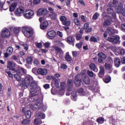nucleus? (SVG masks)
<instances>
[{
	"instance_id": "nucleus-7",
	"label": "nucleus",
	"mask_w": 125,
	"mask_h": 125,
	"mask_svg": "<svg viewBox=\"0 0 125 125\" xmlns=\"http://www.w3.org/2000/svg\"><path fill=\"white\" fill-rule=\"evenodd\" d=\"M52 47L55 49V50H56V53L57 56H59L60 57H62L63 56L64 52H63L61 48L55 45L53 46Z\"/></svg>"
},
{
	"instance_id": "nucleus-30",
	"label": "nucleus",
	"mask_w": 125,
	"mask_h": 125,
	"mask_svg": "<svg viewBox=\"0 0 125 125\" xmlns=\"http://www.w3.org/2000/svg\"><path fill=\"white\" fill-rule=\"evenodd\" d=\"M74 83L76 86H80L82 85V80L79 78H75Z\"/></svg>"
},
{
	"instance_id": "nucleus-21",
	"label": "nucleus",
	"mask_w": 125,
	"mask_h": 125,
	"mask_svg": "<svg viewBox=\"0 0 125 125\" xmlns=\"http://www.w3.org/2000/svg\"><path fill=\"white\" fill-rule=\"evenodd\" d=\"M67 42L69 43V44H72L73 46L75 45V38L73 36H69L67 37Z\"/></svg>"
},
{
	"instance_id": "nucleus-3",
	"label": "nucleus",
	"mask_w": 125,
	"mask_h": 125,
	"mask_svg": "<svg viewBox=\"0 0 125 125\" xmlns=\"http://www.w3.org/2000/svg\"><path fill=\"white\" fill-rule=\"evenodd\" d=\"M22 32L26 38H31L33 36V32L31 31V29L29 27H23Z\"/></svg>"
},
{
	"instance_id": "nucleus-35",
	"label": "nucleus",
	"mask_w": 125,
	"mask_h": 125,
	"mask_svg": "<svg viewBox=\"0 0 125 125\" xmlns=\"http://www.w3.org/2000/svg\"><path fill=\"white\" fill-rule=\"evenodd\" d=\"M25 115L26 119H30L32 117V112L30 110H27L25 112Z\"/></svg>"
},
{
	"instance_id": "nucleus-55",
	"label": "nucleus",
	"mask_w": 125,
	"mask_h": 125,
	"mask_svg": "<svg viewBox=\"0 0 125 125\" xmlns=\"http://www.w3.org/2000/svg\"><path fill=\"white\" fill-rule=\"evenodd\" d=\"M60 20L63 23V22H64L67 20V18L64 16H61L60 17Z\"/></svg>"
},
{
	"instance_id": "nucleus-62",
	"label": "nucleus",
	"mask_w": 125,
	"mask_h": 125,
	"mask_svg": "<svg viewBox=\"0 0 125 125\" xmlns=\"http://www.w3.org/2000/svg\"><path fill=\"white\" fill-rule=\"evenodd\" d=\"M35 44L38 48H42V42L36 43Z\"/></svg>"
},
{
	"instance_id": "nucleus-38",
	"label": "nucleus",
	"mask_w": 125,
	"mask_h": 125,
	"mask_svg": "<svg viewBox=\"0 0 125 125\" xmlns=\"http://www.w3.org/2000/svg\"><path fill=\"white\" fill-rule=\"evenodd\" d=\"M117 4H118V0H113L112 2H110V6H111V7H116Z\"/></svg>"
},
{
	"instance_id": "nucleus-53",
	"label": "nucleus",
	"mask_w": 125,
	"mask_h": 125,
	"mask_svg": "<svg viewBox=\"0 0 125 125\" xmlns=\"http://www.w3.org/2000/svg\"><path fill=\"white\" fill-rule=\"evenodd\" d=\"M100 14L98 13H96L93 16V20H97L98 17H99Z\"/></svg>"
},
{
	"instance_id": "nucleus-25",
	"label": "nucleus",
	"mask_w": 125,
	"mask_h": 125,
	"mask_svg": "<svg viewBox=\"0 0 125 125\" xmlns=\"http://www.w3.org/2000/svg\"><path fill=\"white\" fill-rule=\"evenodd\" d=\"M115 66L116 68H119L121 65V60L119 58H115L114 59Z\"/></svg>"
},
{
	"instance_id": "nucleus-47",
	"label": "nucleus",
	"mask_w": 125,
	"mask_h": 125,
	"mask_svg": "<svg viewBox=\"0 0 125 125\" xmlns=\"http://www.w3.org/2000/svg\"><path fill=\"white\" fill-rule=\"evenodd\" d=\"M104 26H109L111 25V21L110 20H105L104 22Z\"/></svg>"
},
{
	"instance_id": "nucleus-4",
	"label": "nucleus",
	"mask_w": 125,
	"mask_h": 125,
	"mask_svg": "<svg viewBox=\"0 0 125 125\" xmlns=\"http://www.w3.org/2000/svg\"><path fill=\"white\" fill-rule=\"evenodd\" d=\"M120 39V36H119L118 35H116L108 37L107 40L108 42H112V43H113V44H118V43H120V42H121Z\"/></svg>"
},
{
	"instance_id": "nucleus-41",
	"label": "nucleus",
	"mask_w": 125,
	"mask_h": 125,
	"mask_svg": "<svg viewBox=\"0 0 125 125\" xmlns=\"http://www.w3.org/2000/svg\"><path fill=\"white\" fill-rule=\"evenodd\" d=\"M50 16L52 20H56L57 15L55 13H53L50 15Z\"/></svg>"
},
{
	"instance_id": "nucleus-22",
	"label": "nucleus",
	"mask_w": 125,
	"mask_h": 125,
	"mask_svg": "<svg viewBox=\"0 0 125 125\" xmlns=\"http://www.w3.org/2000/svg\"><path fill=\"white\" fill-rule=\"evenodd\" d=\"M100 70L99 73V77H100V78H103L104 77V75H105L104 67L102 66H100Z\"/></svg>"
},
{
	"instance_id": "nucleus-15",
	"label": "nucleus",
	"mask_w": 125,
	"mask_h": 125,
	"mask_svg": "<svg viewBox=\"0 0 125 125\" xmlns=\"http://www.w3.org/2000/svg\"><path fill=\"white\" fill-rule=\"evenodd\" d=\"M16 65V63L15 62H13L11 61L8 62L7 67L8 69H9V70H12V71H15V68L14 67H15Z\"/></svg>"
},
{
	"instance_id": "nucleus-50",
	"label": "nucleus",
	"mask_w": 125,
	"mask_h": 125,
	"mask_svg": "<svg viewBox=\"0 0 125 125\" xmlns=\"http://www.w3.org/2000/svg\"><path fill=\"white\" fill-rule=\"evenodd\" d=\"M97 122L99 124H103L104 123V118L103 117H99L97 119Z\"/></svg>"
},
{
	"instance_id": "nucleus-18",
	"label": "nucleus",
	"mask_w": 125,
	"mask_h": 125,
	"mask_svg": "<svg viewBox=\"0 0 125 125\" xmlns=\"http://www.w3.org/2000/svg\"><path fill=\"white\" fill-rule=\"evenodd\" d=\"M125 50L124 48L118 47V51H116L115 55H125Z\"/></svg>"
},
{
	"instance_id": "nucleus-54",
	"label": "nucleus",
	"mask_w": 125,
	"mask_h": 125,
	"mask_svg": "<svg viewBox=\"0 0 125 125\" xmlns=\"http://www.w3.org/2000/svg\"><path fill=\"white\" fill-rule=\"evenodd\" d=\"M56 44H57L58 45H59V46H61V47H64V44L60 41H55Z\"/></svg>"
},
{
	"instance_id": "nucleus-10",
	"label": "nucleus",
	"mask_w": 125,
	"mask_h": 125,
	"mask_svg": "<svg viewBox=\"0 0 125 125\" xmlns=\"http://www.w3.org/2000/svg\"><path fill=\"white\" fill-rule=\"evenodd\" d=\"M47 69L46 68H40L37 70V73L38 75H41L42 76H45L47 74Z\"/></svg>"
},
{
	"instance_id": "nucleus-19",
	"label": "nucleus",
	"mask_w": 125,
	"mask_h": 125,
	"mask_svg": "<svg viewBox=\"0 0 125 125\" xmlns=\"http://www.w3.org/2000/svg\"><path fill=\"white\" fill-rule=\"evenodd\" d=\"M107 32L110 36L114 35V34H118V30H115L111 27H108L107 29Z\"/></svg>"
},
{
	"instance_id": "nucleus-45",
	"label": "nucleus",
	"mask_w": 125,
	"mask_h": 125,
	"mask_svg": "<svg viewBox=\"0 0 125 125\" xmlns=\"http://www.w3.org/2000/svg\"><path fill=\"white\" fill-rule=\"evenodd\" d=\"M87 74L89 76V77H91V78H92L93 77H95V74L93 73L92 71H90L89 70L87 71Z\"/></svg>"
},
{
	"instance_id": "nucleus-24",
	"label": "nucleus",
	"mask_w": 125,
	"mask_h": 125,
	"mask_svg": "<svg viewBox=\"0 0 125 125\" xmlns=\"http://www.w3.org/2000/svg\"><path fill=\"white\" fill-rule=\"evenodd\" d=\"M10 31L14 32L15 34H18L20 32V27H15L14 26H11L10 27Z\"/></svg>"
},
{
	"instance_id": "nucleus-32",
	"label": "nucleus",
	"mask_w": 125,
	"mask_h": 125,
	"mask_svg": "<svg viewBox=\"0 0 125 125\" xmlns=\"http://www.w3.org/2000/svg\"><path fill=\"white\" fill-rule=\"evenodd\" d=\"M36 116L37 118H39V119H45V114L42 112L37 113Z\"/></svg>"
},
{
	"instance_id": "nucleus-52",
	"label": "nucleus",
	"mask_w": 125,
	"mask_h": 125,
	"mask_svg": "<svg viewBox=\"0 0 125 125\" xmlns=\"http://www.w3.org/2000/svg\"><path fill=\"white\" fill-rule=\"evenodd\" d=\"M51 45V43L49 42H46L43 43V45L46 48H48L49 47H50Z\"/></svg>"
},
{
	"instance_id": "nucleus-49",
	"label": "nucleus",
	"mask_w": 125,
	"mask_h": 125,
	"mask_svg": "<svg viewBox=\"0 0 125 125\" xmlns=\"http://www.w3.org/2000/svg\"><path fill=\"white\" fill-rule=\"evenodd\" d=\"M62 24L64 26H70L71 25V21L66 20L64 22H62Z\"/></svg>"
},
{
	"instance_id": "nucleus-36",
	"label": "nucleus",
	"mask_w": 125,
	"mask_h": 125,
	"mask_svg": "<svg viewBox=\"0 0 125 125\" xmlns=\"http://www.w3.org/2000/svg\"><path fill=\"white\" fill-rule=\"evenodd\" d=\"M5 2V0H0V7L1 8H3L4 10H6L8 9V7L7 6L6 8H3V4Z\"/></svg>"
},
{
	"instance_id": "nucleus-13",
	"label": "nucleus",
	"mask_w": 125,
	"mask_h": 125,
	"mask_svg": "<svg viewBox=\"0 0 125 125\" xmlns=\"http://www.w3.org/2000/svg\"><path fill=\"white\" fill-rule=\"evenodd\" d=\"M116 12L117 13H118V14H121V13H122L123 16H125V11L123 5H120L118 6Z\"/></svg>"
},
{
	"instance_id": "nucleus-51",
	"label": "nucleus",
	"mask_w": 125,
	"mask_h": 125,
	"mask_svg": "<svg viewBox=\"0 0 125 125\" xmlns=\"http://www.w3.org/2000/svg\"><path fill=\"white\" fill-rule=\"evenodd\" d=\"M85 73H86V70H83L80 73V76H82V78H84L85 77L87 76V75Z\"/></svg>"
},
{
	"instance_id": "nucleus-33",
	"label": "nucleus",
	"mask_w": 125,
	"mask_h": 125,
	"mask_svg": "<svg viewBox=\"0 0 125 125\" xmlns=\"http://www.w3.org/2000/svg\"><path fill=\"white\" fill-rule=\"evenodd\" d=\"M34 124L36 125H40L42 124V120L39 119V118H36L34 119Z\"/></svg>"
},
{
	"instance_id": "nucleus-48",
	"label": "nucleus",
	"mask_w": 125,
	"mask_h": 125,
	"mask_svg": "<svg viewBox=\"0 0 125 125\" xmlns=\"http://www.w3.org/2000/svg\"><path fill=\"white\" fill-rule=\"evenodd\" d=\"M110 82H111V77H110L109 75H107L104 80V83H110Z\"/></svg>"
},
{
	"instance_id": "nucleus-44",
	"label": "nucleus",
	"mask_w": 125,
	"mask_h": 125,
	"mask_svg": "<svg viewBox=\"0 0 125 125\" xmlns=\"http://www.w3.org/2000/svg\"><path fill=\"white\" fill-rule=\"evenodd\" d=\"M74 22L75 23V24L77 25V26H80V25H81V22L78 18H75L74 19Z\"/></svg>"
},
{
	"instance_id": "nucleus-9",
	"label": "nucleus",
	"mask_w": 125,
	"mask_h": 125,
	"mask_svg": "<svg viewBox=\"0 0 125 125\" xmlns=\"http://www.w3.org/2000/svg\"><path fill=\"white\" fill-rule=\"evenodd\" d=\"M25 10V9L24 7L21 6L18 7L16 10L15 11L16 15L17 16H21L23 13H24V11Z\"/></svg>"
},
{
	"instance_id": "nucleus-42",
	"label": "nucleus",
	"mask_w": 125,
	"mask_h": 125,
	"mask_svg": "<svg viewBox=\"0 0 125 125\" xmlns=\"http://www.w3.org/2000/svg\"><path fill=\"white\" fill-rule=\"evenodd\" d=\"M33 58L31 57H28L26 59V63L27 64H32Z\"/></svg>"
},
{
	"instance_id": "nucleus-28",
	"label": "nucleus",
	"mask_w": 125,
	"mask_h": 125,
	"mask_svg": "<svg viewBox=\"0 0 125 125\" xmlns=\"http://www.w3.org/2000/svg\"><path fill=\"white\" fill-rule=\"evenodd\" d=\"M112 15V17H113L114 19L115 20V22H116L115 23V26H116V28H118V27H119V26H120V22L117 21V16L116 15V13L115 12H113L111 14H110Z\"/></svg>"
},
{
	"instance_id": "nucleus-31",
	"label": "nucleus",
	"mask_w": 125,
	"mask_h": 125,
	"mask_svg": "<svg viewBox=\"0 0 125 125\" xmlns=\"http://www.w3.org/2000/svg\"><path fill=\"white\" fill-rule=\"evenodd\" d=\"M61 88L62 89V93H65V88H66V83L63 82L61 83Z\"/></svg>"
},
{
	"instance_id": "nucleus-12",
	"label": "nucleus",
	"mask_w": 125,
	"mask_h": 125,
	"mask_svg": "<svg viewBox=\"0 0 125 125\" xmlns=\"http://www.w3.org/2000/svg\"><path fill=\"white\" fill-rule=\"evenodd\" d=\"M56 36V33L53 30L49 31L47 33V37H48V39H50V40H52V39H54Z\"/></svg>"
},
{
	"instance_id": "nucleus-27",
	"label": "nucleus",
	"mask_w": 125,
	"mask_h": 125,
	"mask_svg": "<svg viewBox=\"0 0 125 125\" xmlns=\"http://www.w3.org/2000/svg\"><path fill=\"white\" fill-rule=\"evenodd\" d=\"M82 80L85 84H89L90 83V79L87 76L82 78Z\"/></svg>"
},
{
	"instance_id": "nucleus-39",
	"label": "nucleus",
	"mask_w": 125,
	"mask_h": 125,
	"mask_svg": "<svg viewBox=\"0 0 125 125\" xmlns=\"http://www.w3.org/2000/svg\"><path fill=\"white\" fill-rule=\"evenodd\" d=\"M16 6H17V4L15 3H12L10 6V11L13 12L16 8Z\"/></svg>"
},
{
	"instance_id": "nucleus-8",
	"label": "nucleus",
	"mask_w": 125,
	"mask_h": 125,
	"mask_svg": "<svg viewBox=\"0 0 125 125\" xmlns=\"http://www.w3.org/2000/svg\"><path fill=\"white\" fill-rule=\"evenodd\" d=\"M31 108L33 110H40V109H42V103H37L36 104L32 105L31 104Z\"/></svg>"
},
{
	"instance_id": "nucleus-63",
	"label": "nucleus",
	"mask_w": 125,
	"mask_h": 125,
	"mask_svg": "<svg viewBox=\"0 0 125 125\" xmlns=\"http://www.w3.org/2000/svg\"><path fill=\"white\" fill-rule=\"evenodd\" d=\"M107 13L111 14V13H113V12H114V10H113L112 8H108L107 9Z\"/></svg>"
},
{
	"instance_id": "nucleus-56",
	"label": "nucleus",
	"mask_w": 125,
	"mask_h": 125,
	"mask_svg": "<svg viewBox=\"0 0 125 125\" xmlns=\"http://www.w3.org/2000/svg\"><path fill=\"white\" fill-rule=\"evenodd\" d=\"M21 45L23 46V47L25 50H28V49H29V46H28V44H27L26 43H21Z\"/></svg>"
},
{
	"instance_id": "nucleus-6",
	"label": "nucleus",
	"mask_w": 125,
	"mask_h": 125,
	"mask_svg": "<svg viewBox=\"0 0 125 125\" xmlns=\"http://www.w3.org/2000/svg\"><path fill=\"white\" fill-rule=\"evenodd\" d=\"M24 14V18L26 19H32L34 17V11L31 9H28L25 11Z\"/></svg>"
},
{
	"instance_id": "nucleus-29",
	"label": "nucleus",
	"mask_w": 125,
	"mask_h": 125,
	"mask_svg": "<svg viewBox=\"0 0 125 125\" xmlns=\"http://www.w3.org/2000/svg\"><path fill=\"white\" fill-rule=\"evenodd\" d=\"M47 26H48V22L47 21H45L41 23L40 27L42 30H45L47 28Z\"/></svg>"
},
{
	"instance_id": "nucleus-23",
	"label": "nucleus",
	"mask_w": 125,
	"mask_h": 125,
	"mask_svg": "<svg viewBox=\"0 0 125 125\" xmlns=\"http://www.w3.org/2000/svg\"><path fill=\"white\" fill-rule=\"evenodd\" d=\"M53 83L54 85L57 88H59V82L58 81V80L56 79V78L53 77V81L52 82L51 85H53Z\"/></svg>"
},
{
	"instance_id": "nucleus-60",
	"label": "nucleus",
	"mask_w": 125,
	"mask_h": 125,
	"mask_svg": "<svg viewBox=\"0 0 125 125\" xmlns=\"http://www.w3.org/2000/svg\"><path fill=\"white\" fill-rule=\"evenodd\" d=\"M20 70L21 72V73L23 74V75H25V74H26L27 73V70H26V69H25L24 68L21 67V68H20Z\"/></svg>"
},
{
	"instance_id": "nucleus-11",
	"label": "nucleus",
	"mask_w": 125,
	"mask_h": 125,
	"mask_svg": "<svg viewBox=\"0 0 125 125\" xmlns=\"http://www.w3.org/2000/svg\"><path fill=\"white\" fill-rule=\"evenodd\" d=\"M47 13H48V11L46 9L41 8L38 10L37 14L38 16H41V15H46Z\"/></svg>"
},
{
	"instance_id": "nucleus-1",
	"label": "nucleus",
	"mask_w": 125,
	"mask_h": 125,
	"mask_svg": "<svg viewBox=\"0 0 125 125\" xmlns=\"http://www.w3.org/2000/svg\"><path fill=\"white\" fill-rule=\"evenodd\" d=\"M29 91L30 92L29 96L30 97L37 96L39 94L38 92V83L36 81H32L29 86Z\"/></svg>"
},
{
	"instance_id": "nucleus-40",
	"label": "nucleus",
	"mask_w": 125,
	"mask_h": 125,
	"mask_svg": "<svg viewBox=\"0 0 125 125\" xmlns=\"http://www.w3.org/2000/svg\"><path fill=\"white\" fill-rule=\"evenodd\" d=\"M98 56L99 58H102V59H106L107 56L105 54H103V53H99L98 54Z\"/></svg>"
},
{
	"instance_id": "nucleus-26",
	"label": "nucleus",
	"mask_w": 125,
	"mask_h": 125,
	"mask_svg": "<svg viewBox=\"0 0 125 125\" xmlns=\"http://www.w3.org/2000/svg\"><path fill=\"white\" fill-rule=\"evenodd\" d=\"M89 68L94 72L97 73L98 72V68L96 67V65L94 63H91L89 65Z\"/></svg>"
},
{
	"instance_id": "nucleus-43",
	"label": "nucleus",
	"mask_w": 125,
	"mask_h": 125,
	"mask_svg": "<svg viewBox=\"0 0 125 125\" xmlns=\"http://www.w3.org/2000/svg\"><path fill=\"white\" fill-rule=\"evenodd\" d=\"M65 59L67 61H71L72 57L69 55V52L66 53Z\"/></svg>"
},
{
	"instance_id": "nucleus-64",
	"label": "nucleus",
	"mask_w": 125,
	"mask_h": 125,
	"mask_svg": "<svg viewBox=\"0 0 125 125\" xmlns=\"http://www.w3.org/2000/svg\"><path fill=\"white\" fill-rule=\"evenodd\" d=\"M76 46L77 48H81L82 46H83V42H80V43H77Z\"/></svg>"
},
{
	"instance_id": "nucleus-16",
	"label": "nucleus",
	"mask_w": 125,
	"mask_h": 125,
	"mask_svg": "<svg viewBox=\"0 0 125 125\" xmlns=\"http://www.w3.org/2000/svg\"><path fill=\"white\" fill-rule=\"evenodd\" d=\"M13 52V48L12 47H9L7 49L6 53L4 54L5 58H7L8 56H10Z\"/></svg>"
},
{
	"instance_id": "nucleus-58",
	"label": "nucleus",
	"mask_w": 125,
	"mask_h": 125,
	"mask_svg": "<svg viewBox=\"0 0 125 125\" xmlns=\"http://www.w3.org/2000/svg\"><path fill=\"white\" fill-rule=\"evenodd\" d=\"M90 40L91 41V42H97V38H96L94 36H92L90 38Z\"/></svg>"
},
{
	"instance_id": "nucleus-5",
	"label": "nucleus",
	"mask_w": 125,
	"mask_h": 125,
	"mask_svg": "<svg viewBox=\"0 0 125 125\" xmlns=\"http://www.w3.org/2000/svg\"><path fill=\"white\" fill-rule=\"evenodd\" d=\"M0 36L1 38L3 39H7V38L10 37V31L6 28H4L0 33Z\"/></svg>"
},
{
	"instance_id": "nucleus-37",
	"label": "nucleus",
	"mask_w": 125,
	"mask_h": 125,
	"mask_svg": "<svg viewBox=\"0 0 125 125\" xmlns=\"http://www.w3.org/2000/svg\"><path fill=\"white\" fill-rule=\"evenodd\" d=\"M12 58L14 60H15L16 62H17V63H18L19 64H21V65H22V62H21V61H20V59H19L18 57L14 55L13 56Z\"/></svg>"
},
{
	"instance_id": "nucleus-57",
	"label": "nucleus",
	"mask_w": 125,
	"mask_h": 125,
	"mask_svg": "<svg viewBox=\"0 0 125 125\" xmlns=\"http://www.w3.org/2000/svg\"><path fill=\"white\" fill-rule=\"evenodd\" d=\"M5 73H6L8 74V77L9 78H13V75L12 74L11 72L7 71V70H6V69L5 70Z\"/></svg>"
},
{
	"instance_id": "nucleus-20",
	"label": "nucleus",
	"mask_w": 125,
	"mask_h": 125,
	"mask_svg": "<svg viewBox=\"0 0 125 125\" xmlns=\"http://www.w3.org/2000/svg\"><path fill=\"white\" fill-rule=\"evenodd\" d=\"M67 91H72V89H73V80H68L67 82Z\"/></svg>"
},
{
	"instance_id": "nucleus-14",
	"label": "nucleus",
	"mask_w": 125,
	"mask_h": 125,
	"mask_svg": "<svg viewBox=\"0 0 125 125\" xmlns=\"http://www.w3.org/2000/svg\"><path fill=\"white\" fill-rule=\"evenodd\" d=\"M105 70H107L108 73H112V72H113V70H114L113 68V65L109 63V62H105Z\"/></svg>"
},
{
	"instance_id": "nucleus-2",
	"label": "nucleus",
	"mask_w": 125,
	"mask_h": 125,
	"mask_svg": "<svg viewBox=\"0 0 125 125\" xmlns=\"http://www.w3.org/2000/svg\"><path fill=\"white\" fill-rule=\"evenodd\" d=\"M32 82H35L33 81V77L30 75H27L25 77V78L22 81V84L24 87H29L30 83Z\"/></svg>"
},
{
	"instance_id": "nucleus-34",
	"label": "nucleus",
	"mask_w": 125,
	"mask_h": 125,
	"mask_svg": "<svg viewBox=\"0 0 125 125\" xmlns=\"http://www.w3.org/2000/svg\"><path fill=\"white\" fill-rule=\"evenodd\" d=\"M71 99L73 101H77V93L76 92L71 93Z\"/></svg>"
},
{
	"instance_id": "nucleus-59",
	"label": "nucleus",
	"mask_w": 125,
	"mask_h": 125,
	"mask_svg": "<svg viewBox=\"0 0 125 125\" xmlns=\"http://www.w3.org/2000/svg\"><path fill=\"white\" fill-rule=\"evenodd\" d=\"M29 123H30V120L27 119L23 120V121L22 122V124L23 125H28V124H29Z\"/></svg>"
},
{
	"instance_id": "nucleus-61",
	"label": "nucleus",
	"mask_w": 125,
	"mask_h": 125,
	"mask_svg": "<svg viewBox=\"0 0 125 125\" xmlns=\"http://www.w3.org/2000/svg\"><path fill=\"white\" fill-rule=\"evenodd\" d=\"M107 63H109V64H113V59H112V58H111L110 57H109L107 59Z\"/></svg>"
},
{
	"instance_id": "nucleus-17",
	"label": "nucleus",
	"mask_w": 125,
	"mask_h": 125,
	"mask_svg": "<svg viewBox=\"0 0 125 125\" xmlns=\"http://www.w3.org/2000/svg\"><path fill=\"white\" fill-rule=\"evenodd\" d=\"M77 92L81 95V96H85L87 94V92L86 90L83 89V88H81L77 90Z\"/></svg>"
},
{
	"instance_id": "nucleus-46",
	"label": "nucleus",
	"mask_w": 125,
	"mask_h": 125,
	"mask_svg": "<svg viewBox=\"0 0 125 125\" xmlns=\"http://www.w3.org/2000/svg\"><path fill=\"white\" fill-rule=\"evenodd\" d=\"M14 77L18 82H21V77L18 74H15Z\"/></svg>"
}]
</instances>
